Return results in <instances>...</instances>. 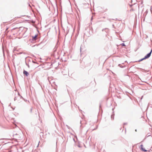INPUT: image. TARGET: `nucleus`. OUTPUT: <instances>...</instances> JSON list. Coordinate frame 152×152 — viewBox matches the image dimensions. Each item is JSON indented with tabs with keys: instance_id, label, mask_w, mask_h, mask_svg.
I'll return each mask as SVG.
<instances>
[{
	"instance_id": "obj_1",
	"label": "nucleus",
	"mask_w": 152,
	"mask_h": 152,
	"mask_svg": "<svg viewBox=\"0 0 152 152\" xmlns=\"http://www.w3.org/2000/svg\"><path fill=\"white\" fill-rule=\"evenodd\" d=\"M152 50H151L150 52L148 54L144 57V58H143V59H146L148 58H149L151 56V53Z\"/></svg>"
},
{
	"instance_id": "obj_2",
	"label": "nucleus",
	"mask_w": 152,
	"mask_h": 152,
	"mask_svg": "<svg viewBox=\"0 0 152 152\" xmlns=\"http://www.w3.org/2000/svg\"><path fill=\"white\" fill-rule=\"evenodd\" d=\"M140 149L141 150L143 151H144L146 152L147 151V150L144 149L143 148V145H141L140 146Z\"/></svg>"
},
{
	"instance_id": "obj_3",
	"label": "nucleus",
	"mask_w": 152,
	"mask_h": 152,
	"mask_svg": "<svg viewBox=\"0 0 152 152\" xmlns=\"http://www.w3.org/2000/svg\"><path fill=\"white\" fill-rule=\"evenodd\" d=\"M23 74L26 75V76H28L29 75L28 73L26 71H24L23 72Z\"/></svg>"
},
{
	"instance_id": "obj_4",
	"label": "nucleus",
	"mask_w": 152,
	"mask_h": 152,
	"mask_svg": "<svg viewBox=\"0 0 152 152\" xmlns=\"http://www.w3.org/2000/svg\"><path fill=\"white\" fill-rule=\"evenodd\" d=\"M37 37V35H35L34 37H32L33 39L35 40H36V39Z\"/></svg>"
},
{
	"instance_id": "obj_5",
	"label": "nucleus",
	"mask_w": 152,
	"mask_h": 152,
	"mask_svg": "<svg viewBox=\"0 0 152 152\" xmlns=\"http://www.w3.org/2000/svg\"><path fill=\"white\" fill-rule=\"evenodd\" d=\"M7 29H8V28H7L6 29V30H7Z\"/></svg>"
},
{
	"instance_id": "obj_6",
	"label": "nucleus",
	"mask_w": 152,
	"mask_h": 152,
	"mask_svg": "<svg viewBox=\"0 0 152 152\" xmlns=\"http://www.w3.org/2000/svg\"><path fill=\"white\" fill-rule=\"evenodd\" d=\"M143 59H144L143 58L142 59H141V60H143Z\"/></svg>"
},
{
	"instance_id": "obj_7",
	"label": "nucleus",
	"mask_w": 152,
	"mask_h": 152,
	"mask_svg": "<svg viewBox=\"0 0 152 152\" xmlns=\"http://www.w3.org/2000/svg\"><path fill=\"white\" fill-rule=\"evenodd\" d=\"M143 59H144L143 58L142 59H141V60H143Z\"/></svg>"
}]
</instances>
